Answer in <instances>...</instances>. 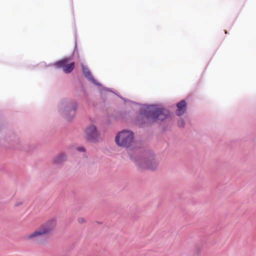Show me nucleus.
Segmentation results:
<instances>
[{
    "instance_id": "f8f14e48",
    "label": "nucleus",
    "mask_w": 256,
    "mask_h": 256,
    "mask_svg": "<svg viewBox=\"0 0 256 256\" xmlns=\"http://www.w3.org/2000/svg\"><path fill=\"white\" fill-rule=\"evenodd\" d=\"M178 126L179 128H184L185 126L184 120L182 118H180L178 122Z\"/></svg>"
},
{
    "instance_id": "6e6552de",
    "label": "nucleus",
    "mask_w": 256,
    "mask_h": 256,
    "mask_svg": "<svg viewBox=\"0 0 256 256\" xmlns=\"http://www.w3.org/2000/svg\"><path fill=\"white\" fill-rule=\"evenodd\" d=\"M82 72L84 76L89 80H90L92 84H94L95 85L100 86V90H104L105 91H108L110 92H113L117 95L112 90H111L110 88H104L102 87V84L98 82L95 78H94V76H92L90 70L88 68V66H86L84 64H82ZM118 96L120 97L122 100H124V101H126V100L121 96L120 95L118 94Z\"/></svg>"
},
{
    "instance_id": "9b49d317",
    "label": "nucleus",
    "mask_w": 256,
    "mask_h": 256,
    "mask_svg": "<svg viewBox=\"0 0 256 256\" xmlns=\"http://www.w3.org/2000/svg\"><path fill=\"white\" fill-rule=\"evenodd\" d=\"M66 160V154L64 153H60L54 158L53 162L56 164H59L63 162Z\"/></svg>"
},
{
    "instance_id": "0eeeda50",
    "label": "nucleus",
    "mask_w": 256,
    "mask_h": 256,
    "mask_svg": "<svg viewBox=\"0 0 256 256\" xmlns=\"http://www.w3.org/2000/svg\"><path fill=\"white\" fill-rule=\"evenodd\" d=\"M72 60V57L64 58L60 60H58L54 62L52 65L56 69H62L66 74L70 73L74 68L75 64L74 62H70Z\"/></svg>"
},
{
    "instance_id": "dca6fc26",
    "label": "nucleus",
    "mask_w": 256,
    "mask_h": 256,
    "mask_svg": "<svg viewBox=\"0 0 256 256\" xmlns=\"http://www.w3.org/2000/svg\"><path fill=\"white\" fill-rule=\"evenodd\" d=\"M82 90H83L84 93H86V90L84 88H82Z\"/></svg>"
},
{
    "instance_id": "9d476101",
    "label": "nucleus",
    "mask_w": 256,
    "mask_h": 256,
    "mask_svg": "<svg viewBox=\"0 0 256 256\" xmlns=\"http://www.w3.org/2000/svg\"><path fill=\"white\" fill-rule=\"evenodd\" d=\"M186 102L185 100H182L177 104L178 109L176 111V114L178 116L183 115L186 112Z\"/></svg>"
},
{
    "instance_id": "423d86ee",
    "label": "nucleus",
    "mask_w": 256,
    "mask_h": 256,
    "mask_svg": "<svg viewBox=\"0 0 256 256\" xmlns=\"http://www.w3.org/2000/svg\"><path fill=\"white\" fill-rule=\"evenodd\" d=\"M2 144L6 148L20 149V141L18 136L13 132H10L1 142Z\"/></svg>"
},
{
    "instance_id": "2eb2a0df",
    "label": "nucleus",
    "mask_w": 256,
    "mask_h": 256,
    "mask_svg": "<svg viewBox=\"0 0 256 256\" xmlns=\"http://www.w3.org/2000/svg\"><path fill=\"white\" fill-rule=\"evenodd\" d=\"M21 204H22V202H18L15 204V206H18L20 205Z\"/></svg>"
},
{
    "instance_id": "39448f33",
    "label": "nucleus",
    "mask_w": 256,
    "mask_h": 256,
    "mask_svg": "<svg viewBox=\"0 0 256 256\" xmlns=\"http://www.w3.org/2000/svg\"><path fill=\"white\" fill-rule=\"evenodd\" d=\"M134 133L132 131L123 130L117 133L115 137L116 144L120 147L129 148L134 143Z\"/></svg>"
},
{
    "instance_id": "4468645a",
    "label": "nucleus",
    "mask_w": 256,
    "mask_h": 256,
    "mask_svg": "<svg viewBox=\"0 0 256 256\" xmlns=\"http://www.w3.org/2000/svg\"><path fill=\"white\" fill-rule=\"evenodd\" d=\"M78 222L79 223L82 224L85 222V220L83 218H80L78 219Z\"/></svg>"
},
{
    "instance_id": "ddd939ff",
    "label": "nucleus",
    "mask_w": 256,
    "mask_h": 256,
    "mask_svg": "<svg viewBox=\"0 0 256 256\" xmlns=\"http://www.w3.org/2000/svg\"><path fill=\"white\" fill-rule=\"evenodd\" d=\"M76 150L80 152H84L85 151L84 148L83 146H79L76 148Z\"/></svg>"
},
{
    "instance_id": "f03ea898",
    "label": "nucleus",
    "mask_w": 256,
    "mask_h": 256,
    "mask_svg": "<svg viewBox=\"0 0 256 256\" xmlns=\"http://www.w3.org/2000/svg\"><path fill=\"white\" fill-rule=\"evenodd\" d=\"M56 225V220L52 218L42 224L32 234L26 236L25 240L36 244L39 242V238L50 234L54 230Z\"/></svg>"
},
{
    "instance_id": "20e7f679",
    "label": "nucleus",
    "mask_w": 256,
    "mask_h": 256,
    "mask_svg": "<svg viewBox=\"0 0 256 256\" xmlns=\"http://www.w3.org/2000/svg\"><path fill=\"white\" fill-rule=\"evenodd\" d=\"M134 162L140 169L154 170L158 166V162L152 154L146 153L142 156H138L134 158Z\"/></svg>"
},
{
    "instance_id": "f257e3e1",
    "label": "nucleus",
    "mask_w": 256,
    "mask_h": 256,
    "mask_svg": "<svg viewBox=\"0 0 256 256\" xmlns=\"http://www.w3.org/2000/svg\"><path fill=\"white\" fill-rule=\"evenodd\" d=\"M170 115V112L164 108H155L154 105L144 104L140 108L135 122L140 128L148 126L151 120L164 121Z\"/></svg>"
},
{
    "instance_id": "1a4fd4ad",
    "label": "nucleus",
    "mask_w": 256,
    "mask_h": 256,
    "mask_svg": "<svg viewBox=\"0 0 256 256\" xmlns=\"http://www.w3.org/2000/svg\"><path fill=\"white\" fill-rule=\"evenodd\" d=\"M86 138L90 142H96L100 137V132L97 127L94 124H90L86 127L85 130Z\"/></svg>"
},
{
    "instance_id": "7ed1b4c3",
    "label": "nucleus",
    "mask_w": 256,
    "mask_h": 256,
    "mask_svg": "<svg viewBox=\"0 0 256 256\" xmlns=\"http://www.w3.org/2000/svg\"><path fill=\"white\" fill-rule=\"evenodd\" d=\"M78 108V103L72 99H64L58 106L60 114L66 120L70 121L74 117Z\"/></svg>"
}]
</instances>
